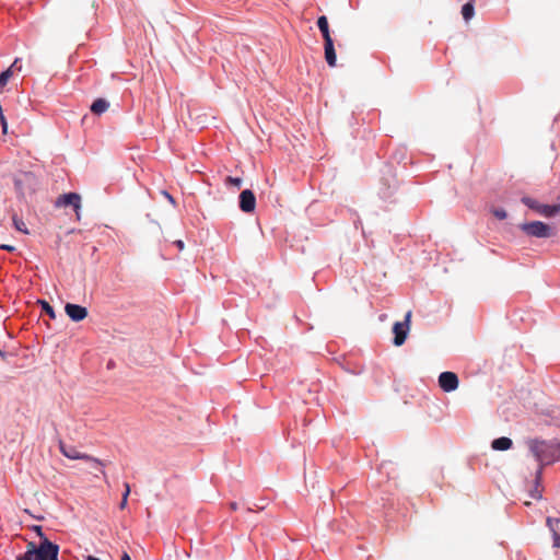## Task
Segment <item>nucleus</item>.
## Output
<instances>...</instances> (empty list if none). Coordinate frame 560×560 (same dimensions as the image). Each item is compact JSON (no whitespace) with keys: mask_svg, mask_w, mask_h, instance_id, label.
Here are the masks:
<instances>
[{"mask_svg":"<svg viewBox=\"0 0 560 560\" xmlns=\"http://www.w3.org/2000/svg\"><path fill=\"white\" fill-rule=\"evenodd\" d=\"M13 224H14V226H15V229H16L18 231H20V232H22V233H25V234H27V233H28V231H27V229H26V226H25V223L23 222V220H22V219H19V218H16V217H13Z\"/></svg>","mask_w":560,"mask_h":560,"instance_id":"23","label":"nucleus"},{"mask_svg":"<svg viewBox=\"0 0 560 560\" xmlns=\"http://www.w3.org/2000/svg\"><path fill=\"white\" fill-rule=\"evenodd\" d=\"M60 547L48 538L35 542V560H59Z\"/></svg>","mask_w":560,"mask_h":560,"instance_id":"3","label":"nucleus"},{"mask_svg":"<svg viewBox=\"0 0 560 560\" xmlns=\"http://www.w3.org/2000/svg\"><path fill=\"white\" fill-rule=\"evenodd\" d=\"M238 207L245 213H252L256 209V196L250 189H244L238 196Z\"/></svg>","mask_w":560,"mask_h":560,"instance_id":"8","label":"nucleus"},{"mask_svg":"<svg viewBox=\"0 0 560 560\" xmlns=\"http://www.w3.org/2000/svg\"><path fill=\"white\" fill-rule=\"evenodd\" d=\"M316 24L319 32L322 33L324 42L334 40L330 35L329 23L326 15L318 16Z\"/></svg>","mask_w":560,"mask_h":560,"instance_id":"16","label":"nucleus"},{"mask_svg":"<svg viewBox=\"0 0 560 560\" xmlns=\"http://www.w3.org/2000/svg\"><path fill=\"white\" fill-rule=\"evenodd\" d=\"M121 560H131V557L129 556V553L127 551H124L121 555Z\"/></svg>","mask_w":560,"mask_h":560,"instance_id":"31","label":"nucleus"},{"mask_svg":"<svg viewBox=\"0 0 560 560\" xmlns=\"http://www.w3.org/2000/svg\"><path fill=\"white\" fill-rule=\"evenodd\" d=\"M38 303L42 306V311L49 316V318L55 319L56 318V312L54 307L45 300H39Z\"/></svg>","mask_w":560,"mask_h":560,"instance_id":"20","label":"nucleus"},{"mask_svg":"<svg viewBox=\"0 0 560 560\" xmlns=\"http://www.w3.org/2000/svg\"><path fill=\"white\" fill-rule=\"evenodd\" d=\"M491 213L498 219V220H504L508 217V212L503 208H493L491 210Z\"/></svg>","mask_w":560,"mask_h":560,"instance_id":"24","label":"nucleus"},{"mask_svg":"<svg viewBox=\"0 0 560 560\" xmlns=\"http://www.w3.org/2000/svg\"><path fill=\"white\" fill-rule=\"evenodd\" d=\"M346 371L351 374H361L362 373V369H360L359 371H352V370L346 369Z\"/></svg>","mask_w":560,"mask_h":560,"instance_id":"32","label":"nucleus"},{"mask_svg":"<svg viewBox=\"0 0 560 560\" xmlns=\"http://www.w3.org/2000/svg\"><path fill=\"white\" fill-rule=\"evenodd\" d=\"M55 207H71L79 215V210L81 208V196L74 191L62 194L56 199Z\"/></svg>","mask_w":560,"mask_h":560,"instance_id":"6","label":"nucleus"},{"mask_svg":"<svg viewBox=\"0 0 560 560\" xmlns=\"http://www.w3.org/2000/svg\"><path fill=\"white\" fill-rule=\"evenodd\" d=\"M24 560H35V541L26 544V550L22 553Z\"/></svg>","mask_w":560,"mask_h":560,"instance_id":"21","label":"nucleus"},{"mask_svg":"<svg viewBox=\"0 0 560 560\" xmlns=\"http://www.w3.org/2000/svg\"><path fill=\"white\" fill-rule=\"evenodd\" d=\"M124 488H125V491L122 493V498H121V501L119 503V508L121 510L126 508L127 502H128V495L130 494V486H129L128 482L124 483Z\"/></svg>","mask_w":560,"mask_h":560,"instance_id":"22","label":"nucleus"},{"mask_svg":"<svg viewBox=\"0 0 560 560\" xmlns=\"http://www.w3.org/2000/svg\"><path fill=\"white\" fill-rule=\"evenodd\" d=\"M174 245H175L179 250H183V249L185 248V243H184V241H182V240H176V241L174 242Z\"/></svg>","mask_w":560,"mask_h":560,"instance_id":"30","label":"nucleus"},{"mask_svg":"<svg viewBox=\"0 0 560 560\" xmlns=\"http://www.w3.org/2000/svg\"><path fill=\"white\" fill-rule=\"evenodd\" d=\"M21 62V59L20 58H15V60L13 61V63L10 66L12 67V72L16 69V70H21V66H19V63Z\"/></svg>","mask_w":560,"mask_h":560,"instance_id":"29","label":"nucleus"},{"mask_svg":"<svg viewBox=\"0 0 560 560\" xmlns=\"http://www.w3.org/2000/svg\"><path fill=\"white\" fill-rule=\"evenodd\" d=\"M462 15L463 19L467 22L471 20L475 15V5L474 0H469L462 7Z\"/></svg>","mask_w":560,"mask_h":560,"instance_id":"18","label":"nucleus"},{"mask_svg":"<svg viewBox=\"0 0 560 560\" xmlns=\"http://www.w3.org/2000/svg\"><path fill=\"white\" fill-rule=\"evenodd\" d=\"M411 316H412L411 311H408L405 314L404 319L401 322L394 323L393 329H392V331L394 334V338H393L394 346L400 347L405 343V341L408 337L409 330H410Z\"/></svg>","mask_w":560,"mask_h":560,"instance_id":"4","label":"nucleus"},{"mask_svg":"<svg viewBox=\"0 0 560 560\" xmlns=\"http://www.w3.org/2000/svg\"><path fill=\"white\" fill-rule=\"evenodd\" d=\"M397 187V180L394 177L392 179H383L378 195L382 199L387 200L395 194Z\"/></svg>","mask_w":560,"mask_h":560,"instance_id":"11","label":"nucleus"},{"mask_svg":"<svg viewBox=\"0 0 560 560\" xmlns=\"http://www.w3.org/2000/svg\"><path fill=\"white\" fill-rule=\"evenodd\" d=\"M109 108V102L106 98L98 97L93 101V103L90 106V110L94 115H102Z\"/></svg>","mask_w":560,"mask_h":560,"instance_id":"17","label":"nucleus"},{"mask_svg":"<svg viewBox=\"0 0 560 560\" xmlns=\"http://www.w3.org/2000/svg\"><path fill=\"white\" fill-rule=\"evenodd\" d=\"M546 525L552 536V547L560 548V518L547 517Z\"/></svg>","mask_w":560,"mask_h":560,"instance_id":"10","label":"nucleus"},{"mask_svg":"<svg viewBox=\"0 0 560 560\" xmlns=\"http://www.w3.org/2000/svg\"><path fill=\"white\" fill-rule=\"evenodd\" d=\"M85 560H101V559L97 557H94V556H88Z\"/></svg>","mask_w":560,"mask_h":560,"instance_id":"36","label":"nucleus"},{"mask_svg":"<svg viewBox=\"0 0 560 560\" xmlns=\"http://www.w3.org/2000/svg\"><path fill=\"white\" fill-rule=\"evenodd\" d=\"M14 560H24L22 553L18 555Z\"/></svg>","mask_w":560,"mask_h":560,"instance_id":"37","label":"nucleus"},{"mask_svg":"<svg viewBox=\"0 0 560 560\" xmlns=\"http://www.w3.org/2000/svg\"><path fill=\"white\" fill-rule=\"evenodd\" d=\"M513 446L512 439L508 436H500L491 442V448L498 452H504L511 450Z\"/></svg>","mask_w":560,"mask_h":560,"instance_id":"15","label":"nucleus"},{"mask_svg":"<svg viewBox=\"0 0 560 560\" xmlns=\"http://www.w3.org/2000/svg\"><path fill=\"white\" fill-rule=\"evenodd\" d=\"M230 506H231L232 510H236L237 509V503L236 502H231Z\"/></svg>","mask_w":560,"mask_h":560,"instance_id":"35","label":"nucleus"},{"mask_svg":"<svg viewBox=\"0 0 560 560\" xmlns=\"http://www.w3.org/2000/svg\"><path fill=\"white\" fill-rule=\"evenodd\" d=\"M0 249L7 250V252H14L16 248L13 245L0 244Z\"/></svg>","mask_w":560,"mask_h":560,"instance_id":"28","label":"nucleus"},{"mask_svg":"<svg viewBox=\"0 0 560 560\" xmlns=\"http://www.w3.org/2000/svg\"><path fill=\"white\" fill-rule=\"evenodd\" d=\"M518 229L527 236L534 238H549L553 235L552 228L542 221H530L518 224Z\"/></svg>","mask_w":560,"mask_h":560,"instance_id":"1","label":"nucleus"},{"mask_svg":"<svg viewBox=\"0 0 560 560\" xmlns=\"http://www.w3.org/2000/svg\"><path fill=\"white\" fill-rule=\"evenodd\" d=\"M542 479V468L539 467L535 472L534 487L529 490V497L534 500H541L542 492L538 489Z\"/></svg>","mask_w":560,"mask_h":560,"instance_id":"14","label":"nucleus"},{"mask_svg":"<svg viewBox=\"0 0 560 560\" xmlns=\"http://www.w3.org/2000/svg\"><path fill=\"white\" fill-rule=\"evenodd\" d=\"M14 186L16 189H20L21 188V180L20 179H14Z\"/></svg>","mask_w":560,"mask_h":560,"instance_id":"33","label":"nucleus"},{"mask_svg":"<svg viewBox=\"0 0 560 560\" xmlns=\"http://www.w3.org/2000/svg\"><path fill=\"white\" fill-rule=\"evenodd\" d=\"M325 60L329 67H336L337 55L334 40L324 42Z\"/></svg>","mask_w":560,"mask_h":560,"instance_id":"12","label":"nucleus"},{"mask_svg":"<svg viewBox=\"0 0 560 560\" xmlns=\"http://www.w3.org/2000/svg\"><path fill=\"white\" fill-rule=\"evenodd\" d=\"M162 195L170 201V203L175 206V199L167 190H162Z\"/></svg>","mask_w":560,"mask_h":560,"instance_id":"26","label":"nucleus"},{"mask_svg":"<svg viewBox=\"0 0 560 560\" xmlns=\"http://www.w3.org/2000/svg\"><path fill=\"white\" fill-rule=\"evenodd\" d=\"M34 530L37 533V535L39 536L40 539H44V538H47L43 532V528L42 526L39 525H35L34 527Z\"/></svg>","mask_w":560,"mask_h":560,"instance_id":"27","label":"nucleus"},{"mask_svg":"<svg viewBox=\"0 0 560 560\" xmlns=\"http://www.w3.org/2000/svg\"><path fill=\"white\" fill-rule=\"evenodd\" d=\"M226 184L241 188L243 179L241 177L228 176L225 179Z\"/></svg>","mask_w":560,"mask_h":560,"instance_id":"25","label":"nucleus"},{"mask_svg":"<svg viewBox=\"0 0 560 560\" xmlns=\"http://www.w3.org/2000/svg\"><path fill=\"white\" fill-rule=\"evenodd\" d=\"M521 202L530 210L546 218H553L560 213V203L545 205L529 196H523Z\"/></svg>","mask_w":560,"mask_h":560,"instance_id":"2","label":"nucleus"},{"mask_svg":"<svg viewBox=\"0 0 560 560\" xmlns=\"http://www.w3.org/2000/svg\"><path fill=\"white\" fill-rule=\"evenodd\" d=\"M65 312L67 316L74 323L83 320L89 314L85 306L74 303H67L65 305Z\"/></svg>","mask_w":560,"mask_h":560,"instance_id":"9","label":"nucleus"},{"mask_svg":"<svg viewBox=\"0 0 560 560\" xmlns=\"http://www.w3.org/2000/svg\"><path fill=\"white\" fill-rule=\"evenodd\" d=\"M440 388L445 393H452L458 388L459 380L458 376L451 371H444L439 375L438 378Z\"/></svg>","mask_w":560,"mask_h":560,"instance_id":"7","label":"nucleus"},{"mask_svg":"<svg viewBox=\"0 0 560 560\" xmlns=\"http://www.w3.org/2000/svg\"><path fill=\"white\" fill-rule=\"evenodd\" d=\"M545 447H546L545 441L533 440L529 443V451L533 453V455L535 456V458L538 462H542L546 458L545 450H544Z\"/></svg>","mask_w":560,"mask_h":560,"instance_id":"13","label":"nucleus"},{"mask_svg":"<svg viewBox=\"0 0 560 560\" xmlns=\"http://www.w3.org/2000/svg\"><path fill=\"white\" fill-rule=\"evenodd\" d=\"M0 357L4 360L7 358V352L0 349Z\"/></svg>","mask_w":560,"mask_h":560,"instance_id":"34","label":"nucleus"},{"mask_svg":"<svg viewBox=\"0 0 560 560\" xmlns=\"http://www.w3.org/2000/svg\"><path fill=\"white\" fill-rule=\"evenodd\" d=\"M59 450L61 452V454L69 458V459H84L86 462H92L94 464V468H103L104 464L102 460L95 458V457H92L88 454H83V453H80L74 446L72 445H67L65 444L63 442H60L59 443ZM101 472L104 475V470L101 469Z\"/></svg>","mask_w":560,"mask_h":560,"instance_id":"5","label":"nucleus"},{"mask_svg":"<svg viewBox=\"0 0 560 560\" xmlns=\"http://www.w3.org/2000/svg\"><path fill=\"white\" fill-rule=\"evenodd\" d=\"M12 74V67H9L0 73V93L3 91V88L7 85Z\"/></svg>","mask_w":560,"mask_h":560,"instance_id":"19","label":"nucleus"}]
</instances>
